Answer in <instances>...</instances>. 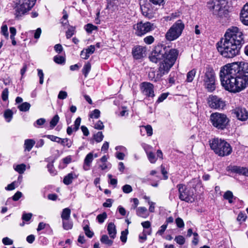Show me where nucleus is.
<instances>
[{
  "instance_id": "nucleus-1",
  "label": "nucleus",
  "mask_w": 248,
  "mask_h": 248,
  "mask_svg": "<svg viewBox=\"0 0 248 248\" xmlns=\"http://www.w3.org/2000/svg\"><path fill=\"white\" fill-rule=\"evenodd\" d=\"M219 77L221 85L226 90L239 93L248 86V63H228L221 67Z\"/></svg>"
},
{
  "instance_id": "nucleus-2",
  "label": "nucleus",
  "mask_w": 248,
  "mask_h": 248,
  "mask_svg": "<svg viewBox=\"0 0 248 248\" xmlns=\"http://www.w3.org/2000/svg\"><path fill=\"white\" fill-rule=\"evenodd\" d=\"M244 43L243 34L239 29L232 27L227 30L224 38L217 43V49L223 57L232 58L239 54Z\"/></svg>"
},
{
  "instance_id": "nucleus-3",
  "label": "nucleus",
  "mask_w": 248,
  "mask_h": 248,
  "mask_svg": "<svg viewBox=\"0 0 248 248\" xmlns=\"http://www.w3.org/2000/svg\"><path fill=\"white\" fill-rule=\"evenodd\" d=\"M178 54V51L176 49H170L169 46L163 45H157L154 47L149 58L153 62L156 63L159 62V65L164 62L165 65L167 62L172 59H174V63Z\"/></svg>"
},
{
  "instance_id": "nucleus-4",
  "label": "nucleus",
  "mask_w": 248,
  "mask_h": 248,
  "mask_svg": "<svg viewBox=\"0 0 248 248\" xmlns=\"http://www.w3.org/2000/svg\"><path fill=\"white\" fill-rule=\"evenodd\" d=\"M199 76L203 86L208 92H212L215 90V73L211 66L207 65L202 71L200 70Z\"/></svg>"
},
{
  "instance_id": "nucleus-5",
  "label": "nucleus",
  "mask_w": 248,
  "mask_h": 248,
  "mask_svg": "<svg viewBox=\"0 0 248 248\" xmlns=\"http://www.w3.org/2000/svg\"><path fill=\"white\" fill-rule=\"evenodd\" d=\"M211 149L215 153L220 156L229 155L232 151V149L229 143L224 140L214 138L209 141Z\"/></svg>"
},
{
  "instance_id": "nucleus-6",
  "label": "nucleus",
  "mask_w": 248,
  "mask_h": 248,
  "mask_svg": "<svg viewBox=\"0 0 248 248\" xmlns=\"http://www.w3.org/2000/svg\"><path fill=\"white\" fill-rule=\"evenodd\" d=\"M227 2L225 0H214L207 3L208 9L212 14L219 17L226 16L228 13Z\"/></svg>"
},
{
  "instance_id": "nucleus-7",
  "label": "nucleus",
  "mask_w": 248,
  "mask_h": 248,
  "mask_svg": "<svg viewBox=\"0 0 248 248\" xmlns=\"http://www.w3.org/2000/svg\"><path fill=\"white\" fill-rule=\"evenodd\" d=\"M162 63L159 65L158 70L155 71L154 70H151L148 73V78L151 81L157 82L160 80L162 77L166 74H167L170 71V68L174 64V59L169 61L167 63Z\"/></svg>"
},
{
  "instance_id": "nucleus-8",
  "label": "nucleus",
  "mask_w": 248,
  "mask_h": 248,
  "mask_svg": "<svg viewBox=\"0 0 248 248\" xmlns=\"http://www.w3.org/2000/svg\"><path fill=\"white\" fill-rule=\"evenodd\" d=\"M210 121L214 127L221 130L226 129L230 122L226 114L219 112L212 113L210 116Z\"/></svg>"
},
{
  "instance_id": "nucleus-9",
  "label": "nucleus",
  "mask_w": 248,
  "mask_h": 248,
  "mask_svg": "<svg viewBox=\"0 0 248 248\" xmlns=\"http://www.w3.org/2000/svg\"><path fill=\"white\" fill-rule=\"evenodd\" d=\"M185 28V24L181 20L175 22L166 32L165 37L168 41L177 39L182 34Z\"/></svg>"
},
{
  "instance_id": "nucleus-10",
  "label": "nucleus",
  "mask_w": 248,
  "mask_h": 248,
  "mask_svg": "<svg viewBox=\"0 0 248 248\" xmlns=\"http://www.w3.org/2000/svg\"><path fill=\"white\" fill-rule=\"evenodd\" d=\"M177 188L179 192V198L181 201L190 203L195 201V195L191 188L187 187L183 184L177 185Z\"/></svg>"
},
{
  "instance_id": "nucleus-11",
  "label": "nucleus",
  "mask_w": 248,
  "mask_h": 248,
  "mask_svg": "<svg viewBox=\"0 0 248 248\" xmlns=\"http://www.w3.org/2000/svg\"><path fill=\"white\" fill-rule=\"evenodd\" d=\"M36 0H18V5L15 10V16L19 18L31 10Z\"/></svg>"
},
{
  "instance_id": "nucleus-12",
  "label": "nucleus",
  "mask_w": 248,
  "mask_h": 248,
  "mask_svg": "<svg viewBox=\"0 0 248 248\" xmlns=\"http://www.w3.org/2000/svg\"><path fill=\"white\" fill-rule=\"evenodd\" d=\"M133 28L135 31V34L139 36L144 35L154 29L153 24L149 22H143L142 21L135 24Z\"/></svg>"
},
{
  "instance_id": "nucleus-13",
  "label": "nucleus",
  "mask_w": 248,
  "mask_h": 248,
  "mask_svg": "<svg viewBox=\"0 0 248 248\" xmlns=\"http://www.w3.org/2000/svg\"><path fill=\"white\" fill-rule=\"evenodd\" d=\"M207 101L209 107L213 109H223L226 106L225 102L222 98L216 95H209Z\"/></svg>"
},
{
  "instance_id": "nucleus-14",
  "label": "nucleus",
  "mask_w": 248,
  "mask_h": 248,
  "mask_svg": "<svg viewBox=\"0 0 248 248\" xmlns=\"http://www.w3.org/2000/svg\"><path fill=\"white\" fill-rule=\"evenodd\" d=\"M154 88V85L150 82H143L140 85L141 93L148 97L153 98L155 96Z\"/></svg>"
},
{
  "instance_id": "nucleus-15",
  "label": "nucleus",
  "mask_w": 248,
  "mask_h": 248,
  "mask_svg": "<svg viewBox=\"0 0 248 248\" xmlns=\"http://www.w3.org/2000/svg\"><path fill=\"white\" fill-rule=\"evenodd\" d=\"M232 111L240 121H245L248 118V111L245 108L238 107L233 109Z\"/></svg>"
},
{
  "instance_id": "nucleus-16",
  "label": "nucleus",
  "mask_w": 248,
  "mask_h": 248,
  "mask_svg": "<svg viewBox=\"0 0 248 248\" xmlns=\"http://www.w3.org/2000/svg\"><path fill=\"white\" fill-rule=\"evenodd\" d=\"M145 52V47L140 46H137L132 49V55L135 59L139 60L144 57Z\"/></svg>"
},
{
  "instance_id": "nucleus-17",
  "label": "nucleus",
  "mask_w": 248,
  "mask_h": 248,
  "mask_svg": "<svg viewBox=\"0 0 248 248\" xmlns=\"http://www.w3.org/2000/svg\"><path fill=\"white\" fill-rule=\"evenodd\" d=\"M79 175L75 171L71 172L65 175L63 179V183L66 185H69L73 182V180L77 179Z\"/></svg>"
},
{
  "instance_id": "nucleus-18",
  "label": "nucleus",
  "mask_w": 248,
  "mask_h": 248,
  "mask_svg": "<svg viewBox=\"0 0 248 248\" xmlns=\"http://www.w3.org/2000/svg\"><path fill=\"white\" fill-rule=\"evenodd\" d=\"M240 19L244 25L248 26V4H245L241 10Z\"/></svg>"
},
{
  "instance_id": "nucleus-19",
  "label": "nucleus",
  "mask_w": 248,
  "mask_h": 248,
  "mask_svg": "<svg viewBox=\"0 0 248 248\" xmlns=\"http://www.w3.org/2000/svg\"><path fill=\"white\" fill-rule=\"evenodd\" d=\"M93 160V153H90L87 155L84 160L83 169L85 170H88L90 169L91 163Z\"/></svg>"
},
{
  "instance_id": "nucleus-20",
  "label": "nucleus",
  "mask_w": 248,
  "mask_h": 248,
  "mask_svg": "<svg viewBox=\"0 0 248 248\" xmlns=\"http://www.w3.org/2000/svg\"><path fill=\"white\" fill-rule=\"evenodd\" d=\"M81 123V118L78 117L75 121L74 123V127L73 129L72 128V126H68L67 128V133L68 135H70L72 134L73 131H77L79 127L80 124Z\"/></svg>"
},
{
  "instance_id": "nucleus-21",
  "label": "nucleus",
  "mask_w": 248,
  "mask_h": 248,
  "mask_svg": "<svg viewBox=\"0 0 248 248\" xmlns=\"http://www.w3.org/2000/svg\"><path fill=\"white\" fill-rule=\"evenodd\" d=\"M107 231L111 239H114L116 237V229L113 223H109L107 227Z\"/></svg>"
},
{
  "instance_id": "nucleus-22",
  "label": "nucleus",
  "mask_w": 248,
  "mask_h": 248,
  "mask_svg": "<svg viewBox=\"0 0 248 248\" xmlns=\"http://www.w3.org/2000/svg\"><path fill=\"white\" fill-rule=\"evenodd\" d=\"M232 170L237 173L248 176V168L234 166L232 169Z\"/></svg>"
},
{
  "instance_id": "nucleus-23",
  "label": "nucleus",
  "mask_w": 248,
  "mask_h": 248,
  "mask_svg": "<svg viewBox=\"0 0 248 248\" xmlns=\"http://www.w3.org/2000/svg\"><path fill=\"white\" fill-rule=\"evenodd\" d=\"M136 214L141 217L146 218L148 216L147 209L144 207H140L136 209Z\"/></svg>"
},
{
  "instance_id": "nucleus-24",
  "label": "nucleus",
  "mask_w": 248,
  "mask_h": 248,
  "mask_svg": "<svg viewBox=\"0 0 248 248\" xmlns=\"http://www.w3.org/2000/svg\"><path fill=\"white\" fill-rule=\"evenodd\" d=\"M35 141L32 139H27L24 141V147L25 151H30L34 145Z\"/></svg>"
},
{
  "instance_id": "nucleus-25",
  "label": "nucleus",
  "mask_w": 248,
  "mask_h": 248,
  "mask_svg": "<svg viewBox=\"0 0 248 248\" xmlns=\"http://www.w3.org/2000/svg\"><path fill=\"white\" fill-rule=\"evenodd\" d=\"M71 214V210L69 208H65L63 209L61 217L62 220H69Z\"/></svg>"
},
{
  "instance_id": "nucleus-26",
  "label": "nucleus",
  "mask_w": 248,
  "mask_h": 248,
  "mask_svg": "<svg viewBox=\"0 0 248 248\" xmlns=\"http://www.w3.org/2000/svg\"><path fill=\"white\" fill-rule=\"evenodd\" d=\"M100 241L102 243L108 246H111L113 244V240L109 239L108 236L106 234H104L101 236Z\"/></svg>"
},
{
  "instance_id": "nucleus-27",
  "label": "nucleus",
  "mask_w": 248,
  "mask_h": 248,
  "mask_svg": "<svg viewBox=\"0 0 248 248\" xmlns=\"http://www.w3.org/2000/svg\"><path fill=\"white\" fill-rule=\"evenodd\" d=\"M13 112L10 109H6L4 112L3 116L4 117L6 121L8 123H9L11 122V121L12 120V119L13 118Z\"/></svg>"
},
{
  "instance_id": "nucleus-28",
  "label": "nucleus",
  "mask_w": 248,
  "mask_h": 248,
  "mask_svg": "<svg viewBox=\"0 0 248 248\" xmlns=\"http://www.w3.org/2000/svg\"><path fill=\"white\" fill-rule=\"evenodd\" d=\"M223 198L228 200L230 203L233 202V199H235L232 191L228 190L223 195Z\"/></svg>"
},
{
  "instance_id": "nucleus-29",
  "label": "nucleus",
  "mask_w": 248,
  "mask_h": 248,
  "mask_svg": "<svg viewBox=\"0 0 248 248\" xmlns=\"http://www.w3.org/2000/svg\"><path fill=\"white\" fill-rule=\"evenodd\" d=\"M143 131H146L148 136H151L153 134V129L150 125L140 126V132H142Z\"/></svg>"
},
{
  "instance_id": "nucleus-30",
  "label": "nucleus",
  "mask_w": 248,
  "mask_h": 248,
  "mask_svg": "<svg viewBox=\"0 0 248 248\" xmlns=\"http://www.w3.org/2000/svg\"><path fill=\"white\" fill-rule=\"evenodd\" d=\"M196 73V70L195 69H193L188 72L186 75V81L188 82H192L195 76Z\"/></svg>"
},
{
  "instance_id": "nucleus-31",
  "label": "nucleus",
  "mask_w": 248,
  "mask_h": 248,
  "mask_svg": "<svg viewBox=\"0 0 248 248\" xmlns=\"http://www.w3.org/2000/svg\"><path fill=\"white\" fill-rule=\"evenodd\" d=\"M91 69V65L90 62L86 63L83 66L82 70V73L84 74L85 78H86L90 72Z\"/></svg>"
},
{
  "instance_id": "nucleus-32",
  "label": "nucleus",
  "mask_w": 248,
  "mask_h": 248,
  "mask_svg": "<svg viewBox=\"0 0 248 248\" xmlns=\"http://www.w3.org/2000/svg\"><path fill=\"white\" fill-rule=\"evenodd\" d=\"M60 118L57 114L55 115L50 122V128L53 129L58 123Z\"/></svg>"
},
{
  "instance_id": "nucleus-33",
  "label": "nucleus",
  "mask_w": 248,
  "mask_h": 248,
  "mask_svg": "<svg viewBox=\"0 0 248 248\" xmlns=\"http://www.w3.org/2000/svg\"><path fill=\"white\" fill-rule=\"evenodd\" d=\"M26 166L24 164H21L16 166L15 168L16 171L18 172L19 174H22L26 170Z\"/></svg>"
},
{
  "instance_id": "nucleus-34",
  "label": "nucleus",
  "mask_w": 248,
  "mask_h": 248,
  "mask_svg": "<svg viewBox=\"0 0 248 248\" xmlns=\"http://www.w3.org/2000/svg\"><path fill=\"white\" fill-rule=\"evenodd\" d=\"M54 61L57 64H62L65 63V58L62 56L56 55L53 58Z\"/></svg>"
},
{
  "instance_id": "nucleus-35",
  "label": "nucleus",
  "mask_w": 248,
  "mask_h": 248,
  "mask_svg": "<svg viewBox=\"0 0 248 248\" xmlns=\"http://www.w3.org/2000/svg\"><path fill=\"white\" fill-rule=\"evenodd\" d=\"M31 105L28 102H24L18 106L19 109L21 111H28L30 108Z\"/></svg>"
},
{
  "instance_id": "nucleus-36",
  "label": "nucleus",
  "mask_w": 248,
  "mask_h": 248,
  "mask_svg": "<svg viewBox=\"0 0 248 248\" xmlns=\"http://www.w3.org/2000/svg\"><path fill=\"white\" fill-rule=\"evenodd\" d=\"M75 28L70 26L66 32V37L67 39L70 38L75 33Z\"/></svg>"
},
{
  "instance_id": "nucleus-37",
  "label": "nucleus",
  "mask_w": 248,
  "mask_h": 248,
  "mask_svg": "<svg viewBox=\"0 0 248 248\" xmlns=\"http://www.w3.org/2000/svg\"><path fill=\"white\" fill-rule=\"evenodd\" d=\"M107 215L106 212H103L102 214L98 215L96 217V219L99 223H102L104 220L107 218Z\"/></svg>"
},
{
  "instance_id": "nucleus-38",
  "label": "nucleus",
  "mask_w": 248,
  "mask_h": 248,
  "mask_svg": "<svg viewBox=\"0 0 248 248\" xmlns=\"http://www.w3.org/2000/svg\"><path fill=\"white\" fill-rule=\"evenodd\" d=\"M85 29L88 33H91L93 30L97 29V27L92 24H87L85 26Z\"/></svg>"
},
{
  "instance_id": "nucleus-39",
  "label": "nucleus",
  "mask_w": 248,
  "mask_h": 248,
  "mask_svg": "<svg viewBox=\"0 0 248 248\" xmlns=\"http://www.w3.org/2000/svg\"><path fill=\"white\" fill-rule=\"evenodd\" d=\"M128 233V229H125L121 232L120 239L123 243H125L127 240V235Z\"/></svg>"
},
{
  "instance_id": "nucleus-40",
  "label": "nucleus",
  "mask_w": 248,
  "mask_h": 248,
  "mask_svg": "<svg viewBox=\"0 0 248 248\" xmlns=\"http://www.w3.org/2000/svg\"><path fill=\"white\" fill-rule=\"evenodd\" d=\"M104 138V135L102 132H98L94 135V139L97 142H101Z\"/></svg>"
},
{
  "instance_id": "nucleus-41",
  "label": "nucleus",
  "mask_w": 248,
  "mask_h": 248,
  "mask_svg": "<svg viewBox=\"0 0 248 248\" xmlns=\"http://www.w3.org/2000/svg\"><path fill=\"white\" fill-rule=\"evenodd\" d=\"M63 227L65 230H68L72 228L73 224L71 222L67 220H62Z\"/></svg>"
},
{
  "instance_id": "nucleus-42",
  "label": "nucleus",
  "mask_w": 248,
  "mask_h": 248,
  "mask_svg": "<svg viewBox=\"0 0 248 248\" xmlns=\"http://www.w3.org/2000/svg\"><path fill=\"white\" fill-rule=\"evenodd\" d=\"M176 242L180 245H183L185 243V239L182 235L176 236L174 239Z\"/></svg>"
},
{
  "instance_id": "nucleus-43",
  "label": "nucleus",
  "mask_w": 248,
  "mask_h": 248,
  "mask_svg": "<svg viewBox=\"0 0 248 248\" xmlns=\"http://www.w3.org/2000/svg\"><path fill=\"white\" fill-rule=\"evenodd\" d=\"M100 111L99 109H95L93 110L90 114V117L92 118L97 119L100 117Z\"/></svg>"
},
{
  "instance_id": "nucleus-44",
  "label": "nucleus",
  "mask_w": 248,
  "mask_h": 248,
  "mask_svg": "<svg viewBox=\"0 0 248 248\" xmlns=\"http://www.w3.org/2000/svg\"><path fill=\"white\" fill-rule=\"evenodd\" d=\"M61 144L63 146H66L68 148H70L72 145V141L68 139H63L62 142H61Z\"/></svg>"
},
{
  "instance_id": "nucleus-45",
  "label": "nucleus",
  "mask_w": 248,
  "mask_h": 248,
  "mask_svg": "<svg viewBox=\"0 0 248 248\" xmlns=\"http://www.w3.org/2000/svg\"><path fill=\"white\" fill-rule=\"evenodd\" d=\"M175 223L176 224V226L179 228H183L184 227V222L183 220L178 217L175 219Z\"/></svg>"
},
{
  "instance_id": "nucleus-46",
  "label": "nucleus",
  "mask_w": 248,
  "mask_h": 248,
  "mask_svg": "<svg viewBox=\"0 0 248 248\" xmlns=\"http://www.w3.org/2000/svg\"><path fill=\"white\" fill-rule=\"evenodd\" d=\"M155 41L154 37L152 35L146 36L144 38V42L148 45L152 44Z\"/></svg>"
},
{
  "instance_id": "nucleus-47",
  "label": "nucleus",
  "mask_w": 248,
  "mask_h": 248,
  "mask_svg": "<svg viewBox=\"0 0 248 248\" xmlns=\"http://www.w3.org/2000/svg\"><path fill=\"white\" fill-rule=\"evenodd\" d=\"M94 128L98 130H102L104 128L103 123L100 120L98 121L94 125Z\"/></svg>"
},
{
  "instance_id": "nucleus-48",
  "label": "nucleus",
  "mask_w": 248,
  "mask_h": 248,
  "mask_svg": "<svg viewBox=\"0 0 248 248\" xmlns=\"http://www.w3.org/2000/svg\"><path fill=\"white\" fill-rule=\"evenodd\" d=\"M122 190L125 193H129L132 191V188L129 185H125L122 187Z\"/></svg>"
},
{
  "instance_id": "nucleus-49",
  "label": "nucleus",
  "mask_w": 248,
  "mask_h": 248,
  "mask_svg": "<svg viewBox=\"0 0 248 248\" xmlns=\"http://www.w3.org/2000/svg\"><path fill=\"white\" fill-rule=\"evenodd\" d=\"M147 156L148 159L151 163H154L156 161V158L155 155L152 152H149L147 153Z\"/></svg>"
},
{
  "instance_id": "nucleus-50",
  "label": "nucleus",
  "mask_w": 248,
  "mask_h": 248,
  "mask_svg": "<svg viewBox=\"0 0 248 248\" xmlns=\"http://www.w3.org/2000/svg\"><path fill=\"white\" fill-rule=\"evenodd\" d=\"M31 213H24L22 215V219L25 221H28L31 219Z\"/></svg>"
},
{
  "instance_id": "nucleus-51",
  "label": "nucleus",
  "mask_w": 248,
  "mask_h": 248,
  "mask_svg": "<svg viewBox=\"0 0 248 248\" xmlns=\"http://www.w3.org/2000/svg\"><path fill=\"white\" fill-rule=\"evenodd\" d=\"M38 76L39 77V83L42 84L44 82V73L41 69H37Z\"/></svg>"
},
{
  "instance_id": "nucleus-52",
  "label": "nucleus",
  "mask_w": 248,
  "mask_h": 248,
  "mask_svg": "<svg viewBox=\"0 0 248 248\" xmlns=\"http://www.w3.org/2000/svg\"><path fill=\"white\" fill-rule=\"evenodd\" d=\"M47 167L48 168V171L52 175H55L56 174L57 172L54 170L53 165L52 164L49 163L47 165Z\"/></svg>"
},
{
  "instance_id": "nucleus-53",
  "label": "nucleus",
  "mask_w": 248,
  "mask_h": 248,
  "mask_svg": "<svg viewBox=\"0 0 248 248\" xmlns=\"http://www.w3.org/2000/svg\"><path fill=\"white\" fill-rule=\"evenodd\" d=\"M2 241L5 245H10L13 243V241L7 237L3 238Z\"/></svg>"
},
{
  "instance_id": "nucleus-54",
  "label": "nucleus",
  "mask_w": 248,
  "mask_h": 248,
  "mask_svg": "<svg viewBox=\"0 0 248 248\" xmlns=\"http://www.w3.org/2000/svg\"><path fill=\"white\" fill-rule=\"evenodd\" d=\"M133 204L131 205V210H135L137 209V206L139 204V201L137 198L132 199Z\"/></svg>"
},
{
  "instance_id": "nucleus-55",
  "label": "nucleus",
  "mask_w": 248,
  "mask_h": 248,
  "mask_svg": "<svg viewBox=\"0 0 248 248\" xmlns=\"http://www.w3.org/2000/svg\"><path fill=\"white\" fill-rule=\"evenodd\" d=\"M8 89L7 88H5L2 93L1 97L3 101H6L7 100L8 97Z\"/></svg>"
},
{
  "instance_id": "nucleus-56",
  "label": "nucleus",
  "mask_w": 248,
  "mask_h": 248,
  "mask_svg": "<svg viewBox=\"0 0 248 248\" xmlns=\"http://www.w3.org/2000/svg\"><path fill=\"white\" fill-rule=\"evenodd\" d=\"M89 55L92 54L95 51V46L94 45H91L88 48L85 49Z\"/></svg>"
},
{
  "instance_id": "nucleus-57",
  "label": "nucleus",
  "mask_w": 248,
  "mask_h": 248,
  "mask_svg": "<svg viewBox=\"0 0 248 248\" xmlns=\"http://www.w3.org/2000/svg\"><path fill=\"white\" fill-rule=\"evenodd\" d=\"M62 13H63V15L62 19L65 20V22H64L63 20L62 21V23L63 24V25H65L68 23L67 18H68V16L67 12H66V11L65 10H63Z\"/></svg>"
},
{
  "instance_id": "nucleus-58",
  "label": "nucleus",
  "mask_w": 248,
  "mask_h": 248,
  "mask_svg": "<svg viewBox=\"0 0 248 248\" xmlns=\"http://www.w3.org/2000/svg\"><path fill=\"white\" fill-rule=\"evenodd\" d=\"M22 196V193L20 191H17L12 197V199L14 201H17Z\"/></svg>"
},
{
  "instance_id": "nucleus-59",
  "label": "nucleus",
  "mask_w": 248,
  "mask_h": 248,
  "mask_svg": "<svg viewBox=\"0 0 248 248\" xmlns=\"http://www.w3.org/2000/svg\"><path fill=\"white\" fill-rule=\"evenodd\" d=\"M67 97V93L65 91H61L58 95V98L60 99H64Z\"/></svg>"
},
{
  "instance_id": "nucleus-60",
  "label": "nucleus",
  "mask_w": 248,
  "mask_h": 248,
  "mask_svg": "<svg viewBox=\"0 0 248 248\" xmlns=\"http://www.w3.org/2000/svg\"><path fill=\"white\" fill-rule=\"evenodd\" d=\"M168 93H163L161 94V95L158 97L157 100V102L160 103L163 102L168 97Z\"/></svg>"
},
{
  "instance_id": "nucleus-61",
  "label": "nucleus",
  "mask_w": 248,
  "mask_h": 248,
  "mask_svg": "<svg viewBox=\"0 0 248 248\" xmlns=\"http://www.w3.org/2000/svg\"><path fill=\"white\" fill-rule=\"evenodd\" d=\"M167 227V224H164L162 225L160 227V229L157 231V233H158V234H159L160 235H162L164 233Z\"/></svg>"
},
{
  "instance_id": "nucleus-62",
  "label": "nucleus",
  "mask_w": 248,
  "mask_h": 248,
  "mask_svg": "<svg viewBox=\"0 0 248 248\" xmlns=\"http://www.w3.org/2000/svg\"><path fill=\"white\" fill-rule=\"evenodd\" d=\"M54 50L58 53H61L63 51V47L61 44H56L54 46Z\"/></svg>"
},
{
  "instance_id": "nucleus-63",
  "label": "nucleus",
  "mask_w": 248,
  "mask_h": 248,
  "mask_svg": "<svg viewBox=\"0 0 248 248\" xmlns=\"http://www.w3.org/2000/svg\"><path fill=\"white\" fill-rule=\"evenodd\" d=\"M1 33L6 37L8 36V28L6 25H4L1 27Z\"/></svg>"
},
{
  "instance_id": "nucleus-64",
  "label": "nucleus",
  "mask_w": 248,
  "mask_h": 248,
  "mask_svg": "<svg viewBox=\"0 0 248 248\" xmlns=\"http://www.w3.org/2000/svg\"><path fill=\"white\" fill-rule=\"evenodd\" d=\"M112 200L108 199L106 202L103 204V206L105 207H110L112 206Z\"/></svg>"
}]
</instances>
